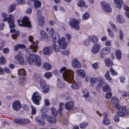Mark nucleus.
Returning a JSON list of instances; mask_svg holds the SVG:
<instances>
[{
  "label": "nucleus",
  "instance_id": "nucleus-1",
  "mask_svg": "<svg viewBox=\"0 0 129 129\" xmlns=\"http://www.w3.org/2000/svg\"><path fill=\"white\" fill-rule=\"evenodd\" d=\"M65 67L61 68L60 70V73L63 72L62 74L63 78L64 80L70 83L72 82L74 78V72L71 70L66 69Z\"/></svg>",
  "mask_w": 129,
  "mask_h": 129
},
{
  "label": "nucleus",
  "instance_id": "nucleus-2",
  "mask_svg": "<svg viewBox=\"0 0 129 129\" xmlns=\"http://www.w3.org/2000/svg\"><path fill=\"white\" fill-rule=\"evenodd\" d=\"M33 38L31 36H30L28 37V40L30 42H34L33 41ZM38 41L36 42H33L31 45L29 46V47L26 49V52L29 54H31V53H33L36 51L38 47Z\"/></svg>",
  "mask_w": 129,
  "mask_h": 129
},
{
  "label": "nucleus",
  "instance_id": "nucleus-3",
  "mask_svg": "<svg viewBox=\"0 0 129 129\" xmlns=\"http://www.w3.org/2000/svg\"><path fill=\"white\" fill-rule=\"evenodd\" d=\"M27 61L30 65L33 63L34 64H35L38 67L40 66L41 65L40 58L37 55L31 54L30 56Z\"/></svg>",
  "mask_w": 129,
  "mask_h": 129
},
{
  "label": "nucleus",
  "instance_id": "nucleus-4",
  "mask_svg": "<svg viewBox=\"0 0 129 129\" xmlns=\"http://www.w3.org/2000/svg\"><path fill=\"white\" fill-rule=\"evenodd\" d=\"M18 23L20 26H23L24 27H31V25L30 21H29L28 18L27 17H25L21 20V24H19L21 18L17 19Z\"/></svg>",
  "mask_w": 129,
  "mask_h": 129
},
{
  "label": "nucleus",
  "instance_id": "nucleus-5",
  "mask_svg": "<svg viewBox=\"0 0 129 129\" xmlns=\"http://www.w3.org/2000/svg\"><path fill=\"white\" fill-rule=\"evenodd\" d=\"M15 59L18 61L19 63L22 64H24L25 59L21 51H18L17 54L15 56Z\"/></svg>",
  "mask_w": 129,
  "mask_h": 129
},
{
  "label": "nucleus",
  "instance_id": "nucleus-6",
  "mask_svg": "<svg viewBox=\"0 0 129 129\" xmlns=\"http://www.w3.org/2000/svg\"><path fill=\"white\" fill-rule=\"evenodd\" d=\"M31 99L34 103L39 105L40 104L39 101L41 99V96L39 93L36 91L33 93Z\"/></svg>",
  "mask_w": 129,
  "mask_h": 129
},
{
  "label": "nucleus",
  "instance_id": "nucleus-7",
  "mask_svg": "<svg viewBox=\"0 0 129 129\" xmlns=\"http://www.w3.org/2000/svg\"><path fill=\"white\" fill-rule=\"evenodd\" d=\"M80 22L75 19H73L71 20L69 22V24L71 28H73L76 30L79 29V25Z\"/></svg>",
  "mask_w": 129,
  "mask_h": 129
},
{
  "label": "nucleus",
  "instance_id": "nucleus-8",
  "mask_svg": "<svg viewBox=\"0 0 129 129\" xmlns=\"http://www.w3.org/2000/svg\"><path fill=\"white\" fill-rule=\"evenodd\" d=\"M66 41V39L64 37H61L58 40V43L60 48L62 49L66 48L68 44V42Z\"/></svg>",
  "mask_w": 129,
  "mask_h": 129
},
{
  "label": "nucleus",
  "instance_id": "nucleus-9",
  "mask_svg": "<svg viewBox=\"0 0 129 129\" xmlns=\"http://www.w3.org/2000/svg\"><path fill=\"white\" fill-rule=\"evenodd\" d=\"M101 5L103 10L106 13H110L111 8L109 4L105 1H102L101 3Z\"/></svg>",
  "mask_w": 129,
  "mask_h": 129
},
{
  "label": "nucleus",
  "instance_id": "nucleus-10",
  "mask_svg": "<svg viewBox=\"0 0 129 129\" xmlns=\"http://www.w3.org/2000/svg\"><path fill=\"white\" fill-rule=\"evenodd\" d=\"M111 49L109 47L104 48L102 49L100 53V56L102 58H104L105 55H107L110 52Z\"/></svg>",
  "mask_w": 129,
  "mask_h": 129
},
{
  "label": "nucleus",
  "instance_id": "nucleus-11",
  "mask_svg": "<svg viewBox=\"0 0 129 129\" xmlns=\"http://www.w3.org/2000/svg\"><path fill=\"white\" fill-rule=\"evenodd\" d=\"M21 105L20 101L18 100L14 101L13 103L12 107L13 109L16 111L19 110L21 107Z\"/></svg>",
  "mask_w": 129,
  "mask_h": 129
},
{
  "label": "nucleus",
  "instance_id": "nucleus-12",
  "mask_svg": "<svg viewBox=\"0 0 129 129\" xmlns=\"http://www.w3.org/2000/svg\"><path fill=\"white\" fill-rule=\"evenodd\" d=\"M13 16L12 14L9 15V17L8 18V22L9 23V26L10 29L13 28L15 26L14 24V22L13 21Z\"/></svg>",
  "mask_w": 129,
  "mask_h": 129
},
{
  "label": "nucleus",
  "instance_id": "nucleus-13",
  "mask_svg": "<svg viewBox=\"0 0 129 129\" xmlns=\"http://www.w3.org/2000/svg\"><path fill=\"white\" fill-rule=\"evenodd\" d=\"M36 81L38 82H39L41 87L43 88L46 86V83L44 80L40 77H37L36 78Z\"/></svg>",
  "mask_w": 129,
  "mask_h": 129
},
{
  "label": "nucleus",
  "instance_id": "nucleus-14",
  "mask_svg": "<svg viewBox=\"0 0 129 129\" xmlns=\"http://www.w3.org/2000/svg\"><path fill=\"white\" fill-rule=\"evenodd\" d=\"M59 37V35L57 32H54L52 33L51 38L52 41L53 43H56L57 41V39Z\"/></svg>",
  "mask_w": 129,
  "mask_h": 129
},
{
  "label": "nucleus",
  "instance_id": "nucleus-15",
  "mask_svg": "<svg viewBox=\"0 0 129 129\" xmlns=\"http://www.w3.org/2000/svg\"><path fill=\"white\" fill-rule=\"evenodd\" d=\"M101 47L99 44H95L92 48L91 52L94 54L98 53Z\"/></svg>",
  "mask_w": 129,
  "mask_h": 129
},
{
  "label": "nucleus",
  "instance_id": "nucleus-16",
  "mask_svg": "<svg viewBox=\"0 0 129 129\" xmlns=\"http://www.w3.org/2000/svg\"><path fill=\"white\" fill-rule=\"evenodd\" d=\"M72 66L75 68H79L81 67L80 63L76 59H74L72 60Z\"/></svg>",
  "mask_w": 129,
  "mask_h": 129
},
{
  "label": "nucleus",
  "instance_id": "nucleus-17",
  "mask_svg": "<svg viewBox=\"0 0 129 129\" xmlns=\"http://www.w3.org/2000/svg\"><path fill=\"white\" fill-rule=\"evenodd\" d=\"M126 107L125 106H121V110L120 111L118 114V115L121 117H124L126 115Z\"/></svg>",
  "mask_w": 129,
  "mask_h": 129
},
{
  "label": "nucleus",
  "instance_id": "nucleus-18",
  "mask_svg": "<svg viewBox=\"0 0 129 129\" xmlns=\"http://www.w3.org/2000/svg\"><path fill=\"white\" fill-rule=\"evenodd\" d=\"M74 106L73 102L72 101H68L65 104V108L68 110H70L73 109Z\"/></svg>",
  "mask_w": 129,
  "mask_h": 129
},
{
  "label": "nucleus",
  "instance_id": "nucleus-19",
  "mask_svg": "<svg viewBox=\"0 0 129 129\" xmlns=\"http://www.w3.org/2000/svg\"><path fill=\"white\" fill-rule=\"evenodd\" d=\"M105 65L108 67H110L113 66L114 64L113 62L110 58H107L105 59Z\"/></svg>",
  "mask_w": 129,
  "mask_h": 129
},
{
  "label": "nucleus",
  "instance_id": "nucleus-20",
  "mask_svg": "<svg viewBox=\"0 0 129 129\" xmlns=\"http://www.w3.org/2000/svg\"><path fill=\"white\" fill-rule=\"evenodd\" d=\"M43 68L46 70L49 71L52 69V66L50 64H49L47 62H45L43 64Z\"/></svg>",
  "mask_w": 129,
  "mask_h": 129
},
{
  "label": "nucleus",
  "instance_id": "nucleus-21",
  "mask_svg": "<svg viewBox=\"0 0 129 129\" xmlns=\"http://www.w3.org/2000/svg\"><path fill=\"white\" fill-rule=\"evenodd\" d=\"M114 1L117 7L119 9H120L123 3L122 1V0H114Z\"/></svg>",
  "mask_w": 129,
  "mask_h": 129
},
{
  "label": "nucleus",
  "instance_id": "nucleus-22",
  "mask_svg": "<svg viewBox=\"0 0 129 129\" xmlns=\"http://www.w3.org/2000/svg\"><path fill=\"white\" fill-rule=\"evenodd\" d=\"M115 55L117 58L120 60L122 57V54L121 51L119 49L116 50L115 51Z\"/></svg>",
  "mask_w": 129,
  "mask_h": 129
},
{
  "label": "nucleus",
  "instance_id": "nucleus-23",
  "mask_svg": "<svg viewBox=\"0 0 129 129\" xmlns=\"http://www.w3.org/2000/svg\"><path fill=\"white\" fill-rule=\"evenodd\" d=\"M88 40L93 43H96L98 41V39L96 37L94 36H90L88 38Z\"/></svg>",
  "mask_w": 129,
  "mask_h": 129
},
{
  "label": "nucleus",
  "instance_id": "nucleus-24",
  "mask_svg": "<svg viewBox=\"0 0 129 129\" xmlns=\"http://www.w3.org/2000/svg\"><path fill=\"white\" fill-rule=\"evenodd\" d=\"M43 52L45 55H50L51 53L49 48L48 47L44 48L43 50Z\"/></svg>",
  "mask_w": 129,
  "mask_h": 129
},
{
  "label": "nucleus",
  "instance_id": "nucleus-25",
  "mask_svg": "<svg viewBox=\"0 0 129 129\" xmlns=\"http://www.w3.org/2000/svg\"><path fill=\"white\" fill-rule=\"evenodd\" d=\"M35 120L37 122L41 125H44L45 124V122L44 121H41L40 118L38 117H36L35 118Z\"/></svg>",
  "mask_w": 129,
  "mask_h": 129
},
{
  "label": "nucleus",
  "instance_id": "nucleus-26",
  "mask_svg": "<svg viewBox=\"0 0 129 129\" xmlns=\"http://www.w3.org/2000/svg\"><path fill=\"white\" fill-rule=\"evenodd\" d=\"M116 20L117 22L119 23H123L124 21V19L122 16L120 15H118L116 17Z\"/></svg>",
  "mask_w": 129,
  "mask_h": 129
},
{
  "label": "nucleus",
  "instance_id": "nucleus-27",
  "mask_svg": "<svg viewBox=\"0 0 129 129\" xmlns=\"http://www.w3.org/2000/svg\"><path fill=\"white\" fill-rule=\"evenodd\" d=\"M76 73L78 74L82 78H84L85 76V73L84 71L82 70H78L76 71Z\"/></svg>",
  "mask_w": 129,
  "mask_h": 129
},
{
  "label": "nucleus",
  "instance_id": "nucleus-28",
  "mask_svg": "<svg viewBox=\"0 0 129 129\" xmlns=\"http://www.w3.org/2000/svg\"><path fill=\"white\" fill-rule=\"evenodd\" d=\"M80 85V83H76L75 82H74L71 85V87L73 89H77L79 88Z\"/></svg>",
  "mask_w": 129,
  "mask_h": 129
},
{
  "label": "nucleus",
  "instance_id": "nucleus-29",
  "mask_svg": "<svg viewBox=\"0 0 129 129\" xmlns=\"http://www.w3.org/2000/svg\"><path fill=\"white\" fill-rule=\"evenodd\" d=\"M47 119L48 121L51 123H56L57 120L54 118L51 117L50 116H48L47 118Z\"/></svg>",
  "mask_w": 129,
  "mask_h": 129
},
{
  "label": "nucleus",
  "instance_id": "nucleus-30",
  "mask_svg": "<svg viewBox=\"0 0 129 129\" xmlns=\"http://www.w3.org/2000/svg\"><path fill=\"white\" fill-rule=\"evenodd\" d=\"M107 30L110 37L112 38H113L115 37V36L114 32L110 28H108Z\"/></svg>",
  "mask_w": 129,
  "mask_h": 129
},
{
  "label": "nucleus",
  "instance_id": "nucleus-31",
  "mask_svg": "<svg viewBox=\"0 0 129 129\" xmlns=\"http://www.w3.org/2000/svg\"><path fill=\"white\" fill-rule=\"evenodd\" d=\"M34 4L35 7L37 8L41 6V3L40 1L37 0L34 1Z\"/></svg>",
  "mask_w": 129,
  "mask_h": 129
},
{
  "label": "nucleus",
  "instance_id": "nucleus-32",
  "mask_svg": "<svg viewBox=\"0 0 129 129\" xmlns=\"http://www.w3.org/2000/svg\"><path fill=\"white\" fill-rule=\"evenodd\" d=\"M102 123L105 125H107L110 123V122L107 117H104L102 121Z\"/></svg>",
  "mask_w": 129,
  "mask_h": 129
},
{
  "label": "nucleus",
  "instance_id": "nucleus-33",
  "mask_svg": "<svg viewBox=\"0 0 129 129\" xmlns=\"http://www.w3.org/2000/svg\"><path fill=\"white\" fill-rule=\"evenodd\" d=\"M38 23L39 25L42 26L44 23V17H41L40 18H38Z\"/></svg>",
  "mask_w": 129,
  "mask_h": 129
},
{
  "label": "nucleus",
  "instance_id": "nucleus-34",
  "mask_svg": "<svg viewBox=\"0 0 129 129\" xmlns=\"http://www.w3.org/2000/svg\"><path fill=\"white\" fill-rule=\"evenodd\" d=\"M18 74L21 76L25 75L26 73L23 69H20L18 70Z\"/></svg>",
  "mask_w": 129,
  "mask_h": 129
},
{
  "label": "nucleus",
  "instance_id": "nucleus-35",
  "mask_svg": "<svg viewBox=\"0 0 129 129\" xmlns=\"http://www.w3.org/2000/svg\"><path fill=\"white\" fill-rule=\"evenodd\" d=\"M85 4V2L83 0H80L77 3V5L80 7H83Z\"/></svg>",
  "mask_w": 129,
  "mask_h": 129
},
{
  "label": "nucleus",
  "instance_id": "nucleus-36",
  "mask_svg": "<svg viewBox=\"0 0 129 129\" xmlns=\"http://www.w3.org/2000/svg\"><path fill=\"white\" fill-rule=\"evenodd\" d=\"M109 24L111 26L113 30L115 31H117V28L116 26L114 24H113L112 22L110 21L109 22Z\"/></svg>",
  "mask_w": 129,
  "mask_h": 129
},
{
  "label": "nucleus",
  "instance_id": "nucleus-37",
  "mask_svg": "<svg viewBox=\"0 0 129 129\" xmlns=\"http://www.w3.org/2000/svg\"><path fill=\"white\" fill-rule=\"evenodd\" d=\"M13 121L14 123H18L19 124H23L22 119L18 118L17 119H15L13 120Z\"/></svg>",
  "mask_w": 129,
  "mask_h": 129
},
{
  "label": "nucleus",
  "instance_id": "nucleus-38",
  "mask_svg": "<svg viewBox=\"0 0 129 129\" xmlns=\"http://www.w3.org/2000/svg\"><path fill=\"white\" fill-rule=\"evenodd\" d=\"M52 46L55 52H59L60 51L59 48L56 44H54L52 45Z\"/></svg>",
  "mask_w": 129,
  "mask_h": 129
},
{
  "label": "nucleus",
  "instance_id": "nucleus-39",
  "mask_svg": "<svg viewBox=\"0 0 129 129\" xmlns=\"http://www.w3.org/2000/svg\"><path fill=\"white\" fill-rule=\"evenodd\" d=\"M88 123L87 122H84L81 123L79 125L80 127L82 128H83L88 126Z\"/></svg>",
  "mask_w": 129,
  "mask_h": 129
},
{
  "label": "nucleus",
  "instance_id": "nucleus-40",
  "mask_svg": "<svg viewBox=\"0 0 129 129\" xmlns=\"http://www.w3.org/2000/svg\"><path fill=\"white\" fill-rule=\"evenodd\" d=\"M110 71L111 72V75H116L118 74L114 70L112 67L110 69Z\"/></svg>",
  "mask_w": 129,
  "mask_h": 129
},
{
  "label": "nucleus",
  "instance_id": "nucleus-41",
  "mask_svg": "<svg viewBox=\"0 0 129 129\" xmlns=\"http://www.w3.org/2000/svg\"><path fill=\"white\" fill-rule=\"evenodd\" d=\"M51 110L52 114L54 116H56L57 115V112L56 111L53 107L51 108Z\"/></svg>",
  "mask_w": 129,
  "mask_h": 129
},
{
  "label": "nucleus",
  "instance_id": "nucleus-42",
  "mask_svg": "<svg viewBox=\"0 0 129 129\" xmlns=\"http://www.w3.org/2000/svg\"><path fill=\"white\" fill-rule=\"evenodd\" d=\"M52 75V74L50 72H48L45 73L44 75L47 78H49L51 77Z\"/></svg>",
  "mask_w": 129,
  "mask_h": 129
},
{
  "label": "nucleus",
  "instance_id": "nucleus-43",
  "mask_svg": "<svg viewBox=\"0 0 129 129\" xmlns=\"http://www.w3.org/2000/svg\"><path fill=\"white\" fill-rule=\"evenodd\" d=\"M15 9V6L14 5H11L9 8L8 11L9 13H11Z\"/></svg>",
  "mask_w": 129,
  "mask_h": 129
},
{
  "label": "nucleus",
  "instance_id": "nucleus-44",
  "mask_svg": "<svg viewBox=\"0 0 129 129\" xmlns=\"http://www.w3.org/2000/svg\"><path fill=\"white\" fill-rule=\"evenodd\" d=\"M89 17V15L87 13H85L83 15V19L84 20H87Z\"/></svg>",
  "mask_w": 129,
  "mask_h": 129
},
{
  "label": "nucleus",
  "instance_id": "nucleus-45",
  "mask_svg": "<svg viewBox=\"0 0 129 129\" xmlns=\"http://www.w3.org/2000/svg\"><path fill=\"white\" fill-rule=\"evenodd\" d=\"M111 100L112 102L115 104L118 103V100L117 97L113 96L111 99Z\"/></svg>",
  "mask_w": 129,
  "mask_h": 129
},
{
  "label": "nucleus",
  "instance_id": "nucleus-46",
  "mask_svg": "<svg viewBox=\"0 0 129 129\" xmlns=\"http://www.w3.org/2000/svg\"><path fill=\"white\" fill-rule=\"evenodd\" d=\"M6 62V60L5 58L3 57H0V63L1 64H3Z\"/></svg>",
  "mask_w": 129,
  "mask_h": 129
},
{
  "label": "nucleus",
  "instance_id": "nucleus-47",
  "mask_svg": "<svg viewBox=\"0 0 129 129\" xmlns=\"http://www.w3.org/2000/svg\"><path fill=\"white\" fill-rule=\"evenodd\" d=\"M41 112L42 113H45L48 111V109L46 107H43L41 108Z\"/></svg>",
  "mask_w": 129,
  "mask_h": 129
},
{
  "label": "nucleus",
  "instance_id": "nucleus-48",
  "mask_svg": "<svg viewBox=\"0 0 129 129\" xmlns=\"http://www.w3.org/2000/svg\"><path fill=\"white\" fill-rule=\"evenodd\" d=\"M105 77L108 80H111V78L110 77L109 72L107 71L105 75Z\"/></svg>",
  "mask_w": 129,
  "mask_h": 129
},
{
  "label": "nucleus",
  "instance_id": "nucleus-49",
  "mask_svg": "<svg viewBox=\"0 0 129 129\" xmlns=\"http://www.w3.org/2000/svg\"><path fill=\"white\" fill-rule=\"evenodd\" d=\"M31 113L33 115H35L36 113V108L34 106L31 105Z\"/></svg>",
  "mask_w": 129,
  "mask_h": 129
},
{
  "label": "nucleus",
  "instance_id": "nucleus-50",
  "mask_svg": "<svg viewBox=\"0 0 129 129\" xmlns=\"http://www.w3.org/2000/svg\"><path fill=\"white\" fill-rule=\"evenodd\" d=\"M106 98L107 99L111 98L112 96V93L110 92H107L106 94Z\"/></svg>",
  "mask_w": 129,
  "mask_h": 129
},
{
  "label": "nucleus",
  "instance_id": "nucleus-51",
  "mask_svg": "<svg viewBox=\"0 0 129 129\" xmlns=\"http://www.w3.org/2000/svg\"><path fill=\"white\" fill-rule=\"evenodd\" d=\"M2 17L4 18L3 20V21H6L8 19V17L7 15L5 13H3L2 14Z\"/></svg>",
  "mask_w": 129,
  "mask_h": 129
},
{
  "label": "nucleus",
  "instance_id": "nucleus-52",
  "mask_svg": "<svg viewBox=\"0 0 129 129\" xmlns=\"http://www.w3.org/2000/svg\"><path fill=\"white\" fill-rule=\"evenodd\" d=\"M43 89V92L45 93H46L49 91V87L48 86H46L44 88H42Z\"/></svg>",
  "mask_w": 129,
  "mask_h": 129
},
{
  "label": "nucleus",
  "instance_id": "nucleus-53",
  "mask_svg": "<svg viewBox=\"0 0 129 129\" xmlns=\"http://www.w3.org/2000/svg\"><path fill=\"white\" fill-rule=\"evenodd\" d=\"M41 34L45 38H47L48 37L45 31L43 30H41L40 31Z\"/></svg>",
  "mask_w": 129,
  "mask_h": 129
},
{
  "label": "nucleus",
  "instance_id": "nucleus-54",
  "mask_svg": "<svg viewBox=\"0 0 129 129\" xmlns=\"http://www.w3.org/2000/svg\"><path fill=\"white\" fill-rule=\"evenodd\" d=\"M123 36V33L122 30L120 29L119 31V38L121 40H122Z\"/></svg>",
  "mask_w": 129,
  "mask_h": 129
},
{
  "label": "nucleus",
  "instance_id": "nucleus-55",
  "mask_svg": "<svg viewBox=\"0 0 129 129\" xmlns=\"http://www.w3.org/2000/svg\"><path fill=\"white\" fill-rule=\"evenodd\" d=\"M109 88L110 87L108 85H107L106 86H104L103 88V91L105 92H107L109 89Z\"/></svg>",
  "mask_w": 129,
  "mask_h": 129
},
{
  "label": "nucleus",
  "instance_id": "nucleus-56",
  "mask_svg": "<svg viewBox=\"0 0 129 129\" xmlns=\"http://www.w3.org/2000/svg\"><path fill=\"white\" fill-rule=\"evenodd\" d=\"M89 42L88 38V39L85 40L83 41V44L85 46H87L89 44Z\"/></svg>",
  "mask_w": 129,
  "mask_h": 129
},
{
  "label": "nucleus",
  "instance_id": "nucleus-57",
  "mask_svg": "<svg viewBox=\"0 0 129 129\" xmlns=\"http://www.w3.org/2000/svg\"><path fill=\"white\" fill-rule=\"evenodd\" d=\"M4 72H5L6 73H10L11 71L9 70V68L7 67H5L4 68Z\"/></svg>",
  "mask_w": 129,
  "mask_h": 129
},
{
  "label": "nucleus",
  "instance_id": "nucleus-58",
  "mask_svg": "<svg viewBox=\"0 0 129 129\" xmlns=\"http://www.w3.org/2000/svg\"><path fill=\"white\" fill-rule=\"evenodd\" d=\"M19 35V32L17 30L15 33L13 35L12 38L13 39H14L16 38L17 36H18Z\"/></svg>",
  "mask_w": 129,
  "mask_h": 129
},
{
  "label": "nucleus",
  "instance_id": "nucleus-59",
  "mask_svg": "<svg viewBox=\"0 0 129 129\" xmlns=\"http://www.w3.org/2000/svg\"><path fill=\"white\" fill-rule=\"evenodd\" d=\"M22 123H28L30 122V121L28 119H22Z\"/></svg>",
  "mask_w": 129,
  "mask_h": 129
},
{
  "label": "nucleus",
  "instance_id": "nucleus-60",
  "mask_svg": "<svg viewBox=\"0 0 129 129\" xmlns=\"http://www.w3.org/2000/svg\"><path fill=\"white\" fill-rule=\"evenodd\" d=\"M90 83H96V78H90Z\"/></svg>",
  "mask_w": 129,
  "mask_h": 129
},
{
  "label": "nucleus",
  "instance_id": "nucleus-61",
  "mask_svg": "<svg viewBox=\"0 0 129 129\" xmlns=\"http://www.w3.org/2000/svg\"><path fill=\"white\" fill-rule=\"evenodd\" d=\"M126 92H125L124 91H122L121 92V96L122 97H126L127 95V94ZM124 97H123V98L124 99Z\"/></svg>",
  "mask_w": 129,
  "mask_h": 129
},
{
  "label": "nucleus",
  "instance_id": "nucleus-62",
  "mask_svg": "<svg viewBox=\"0 0 129 129\" xmlns=\"http://www.w3.org/2000/svg\"><path fill=\"white\" fill-rule=\"evenodd\" d=\"M116 104L114 106V108L115 109L118 110H120L121 109V106L119 104H118V103Z\"/></svg>",
  "mask_w": 129,
  "mask_h": 129
},
{
  "label": "nucleus",
  "instance_id": "nucleus-63",
  "mask_svg": "<svg viewBox=\"0 0 129 129\" xmlns=\"http://www.w3.org/2000/svg\"><path fill=\"white\" fill-rule=\"evenodd\" d=\"M17 2L19 4H24L25 3V0H17Z\"/></svg>",
  "mask_w": 129,
  "mask_h": 129
},
{
  "label": "nucleus",
  "instance_id": "nucleus-64",
  "mask_svg": "<svg viewBox=\"0 0 129 129\" xmlns=\"http://www.w3.org/2000/svg\"><path fill=\"white\" fill-rule=\"evenodd\" d=\"M105 45L107 46H110L111 45V43L110 40H108L106 41L105 43Z\"/></svg>",
  "mask_w": 129,
  "mask_h": 129
}]
</instances>
